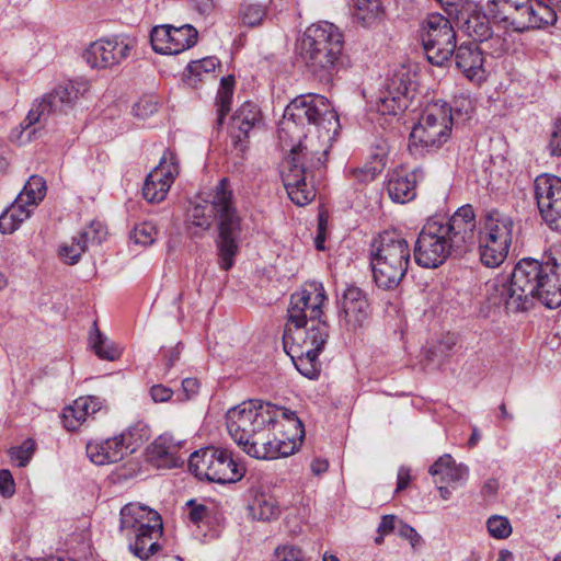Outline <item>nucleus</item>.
<instances>
[{"mask_svg":"<svg viewBox=\"0 0 561 561\" xmlns=\"http://www.w3.org/2000/svg\"><path fill=\"white\" fill-rule=\"evenodd\" d=\"M249 511L253 519L271 520L278 515V507L272 497L265 495H257L249 505Z\"/></svg>","mask_w":561,"mask_h":561,"instance_id":"39","label":"nucleus"},{"mask_svg":"<svg viewBox=\"0 0 561 561\" xmlns=\"http://www.w3.org/2000/svg\"><path fill=\"white\" fill-rule=\"evenodd\" d=\"M210 205L218 219L219 264L222 270L228 271L233 265V257L238 252V238L241 232V219L232 202V190L228 179H221L215 186Z\"/></svg>","mask_w":561,"mask_h":561,"instance_id":"8","label":"nucleus"},{"mask_svg":"<svg viewBox=\"0 0 561 561\" xmlns=\"http://www.w3.org/2000/svg\"><path fill=\"white\" fill-rule=\"evenodd\" d=\"M158 528H162L160 515L146 505L129 503L121 510V530L127 536Z\"/></svg>","mask_w":561,"mask_h":561,"instance_id":"20","label":"nucleus"},{"mask_svg":"<svg viewBox=\"0 0 561 561\" xmlns=\"http://www.w3.org/2000/svg\"><path fill=\"white\" fill-rule=\"evenodd\" d=\"M266 14V5L257 2L243 4L241 10L242 22L249 26L259 25Z\"/></svg>","mask_w":561,"mask_h":561,"instance_id":"42","label":"nucleus"},{"mask_svg":"<svg viewBox=\"0 0 561 561\" xmlns=\"http://www.w3.org/2000/svg\"><path fill=\"white\" fill-rule=\"evenodd\" d=\"M192 4L201 15H209L215 9V0H192Z\"/></svg>","mask_w":561,"mask_h":561,"instance_id":"58","label":"nucleus"},{"mask_svg":"<svg viewBox=\"0 0 561 561\" xmlns=\"http://www.w3.org/2000/svg\"><path fill=\"white\" fill-rule=\"evenodd\" d=\"M369 314V302L365 293L355 286L344 290L340 300L339 317L348 329L362 327Z\"/></svg>","mask_w":561,"mask_h":561,"instance_id":"21","label":"nucleus"},{"mask_svg":"<svg viewBox=\"0 0 561 561\" xmlns=\"http://www.w3.org/2000/svg\"><path fill=\"white\" fill-rule=\"evenodd\" d=\"M398 534L401 538L409 540L412 549L417 548L422 543V537L408 524L400 523Z\"/></svg>","mask_w":561,"mask_h":561,"instance_id":"54","label":"nucleus"},{"mask_svg":"<svg viewBox=\"0 0 561 561\" xmlns=\"http://www.w3.org/2000/svg\"><path fill=\"white\" fill-rule=\"evenodd\" d=\"M85 449L93 463L103 466L123 460L135 453L136 446L131 443V433L126 432L107 439L91 440Z\"/></svg>","mask_w":561,"mask_h":561,"instance_id":"19","label":"nucleus"},{"mask_svg":"<svg viewBox=\"0 0 561 561\" xmlns=\"http://www.w3.org/2000/svg\"><path fill=\"white\" fill-rule=\"evenodd\" d=\"M410 470L408 468H400L398 471L397 492L404 490L410 482Z\"/></svg>","mask_w":561,"mask_h":561,"instance_id":"61","label":"nucleus"},{"mask_svg":"<svg viewBox=\"0 0 561 561\" xmlns=\"http://www.w3.org/2000/svg\"><path fill=\"white\" fill-rule=\"evenodd\" d=\"M455 64L469 80H481L484 75L483 51L476 43H463L455 47Z\"/></svg>","mask_w":561,"mask_h":561,"instance_id":"23","label":"nucleus"},{"mask_svg":"<svg viewBox=\"0 0 561 561\" xmlns=\"http://www.w3.org/2000/svg\"><path fill=\"white\" fill-rule=\"evenodd\" d=\"M512 232H513V220L499 211H491L488 214L485 218L484 231L483 234L497 237L503 234L506 237V241L512 242Z\"/></svg>","mask_w":561,"mask_h":561,"instance_id":"31","label":"nucleus"},{"mask_svg":"<svg viewBox=\"0 0 561 561\" xmlns=\"http://www.w3.org/2000/svg\"><path fill=\"white\" fill-rule=\"evenodd\" d=\"M325 299L323 286L312 283L291 295L287 310L285 345L289 339L293 341L288 353L296 368L308 378L318 375V356L329 336V325L321 319Z\"/></svg>","mask_w":561,"mask_h":561,"instance_id":"3","label":"nucleus"},{"mask_svg":"<svg viewBox=\"0 0 561 561\" xmlns=\"http://www.w3.org/2000/svg\"><path fill=\"white\" fill-rule=\"evenodd\" d=\"M186 505L191 508L188 517L193 523L203 520L208 514V508L203 504H198L195 500H190Z\"/></svg>","mask_w":561,"mask_h":561,"instance_id":"56","label":"nucleus"},{"mask_svg":"<svg viewBox=\"0 0 561 561\" xmlns=\"http://www.w3.org/2000/svg\"><path fill=\"white\" fill-rule=\"evenodd\" d=\"M45 193L46 183L44 179L38 175H32L15 199L19 205H24L25 207L34 206L44 198Z\"/></svg>","mask_w":561,"mask_h":561,"instance_id":"32","label":"nucleus"},{"mask_svg":"<svg viewBox=\"0 0 561 561\" xmlns=\"http://www.w3.org/2000/svg\"><path fill=\"white\" fill-rule=\"evenodd\" d=\"M343 34L333 23L322 21L306 28L300 56L307 69L320 81L330 82L341 66Z\"/></svg>","mask_w":561,"mask_h":561,"instance_id":"5","label":"nucleus"},{"mask_svg":"<svg viewBox=\"0 0 561 561\" xmlns=\"http://www.w3.org/2000/svg\"><path fill=\"white\" fill-rule=\"evenodd\" d=\"M499 484L495 480H489L483 486V492L488 495H494L497 491Z\"/></svg>","mask_w":561,"mask_h":561,"instance_id":"64","label":"nucleus"},{"mask_svg":"<svg viewBox=\"0 0 561 561\" xmlns=\"http://www.w3.org/2000/svg\"><path fill=\"white\" fill-rule=\"evenodd\" d=\"M87 251L83 243L79 242L77 237L72 238L70 242H65L59 248V255L67 264H76L81 255Z\"/></svg>","mask_w":561,"mask_h":561,"instance_id":"43","label":"nucleus"},{"mask_svg":"<svg viewBox=\"0 0 561 561\" xmlns=\"http://www.w3.org/2000/svg\"><path fill=\"white\" fill-rule=\"evenodd\" d=\"M408 242L396 232L385 231L370 245V265L376 285L394 289L402 282L410 264Z\"/></svg>","mask_w":561,"mask_h":561,"instance_id":"6","label":"nucleus"},{"mask_svg":"<svg viewBox=\"0 0 561 561\" xmlns=\"http://www.w3.org/2000/svg\"><path fill=\"white\" fill-rule=\"evenodd\" d=\"M67 112L55 89L36 100L30 110L25 124L30 127L34 124L45 122L50 115Z\"/></svg>","mask_w":561,"mask_h":561,"instance_id":"26","label":"nucleus"},{"mask_svg":"<svg viewBox=\"0 0 561 561\" xmlns=\"http://www.w3.org/2000/svg\"><path fill=\"white\" fill-rule=\"evenodd\" d=\"M150 397L156 403L168 402L172 396L173 390L163 385H154L150 388Z\"/></svg>","mask_w":561,"mask_h":561,"instance_id":"55","label":"nucleus"},{"mask_svg":"<svg viewBox=\"0 0 561 561\" xmlns=\"http://www.w3.org/2000/svg\"><path fill=\"white\" fill-rule=\"evenodd\" d=\"M268 402L250 400L230 409L226 414L227 428L231 438L243 450L251 440L271 423Z\"/></svg>","mask_w":561,"mask_h":561,"instance_id":"11","label":"nucleus"},{"mask_svg":"<svg viewBox=\"0 0 561 561\" xmlns=\"http://www.w3.org/2000/svg\"><path fill=\"white\" fill-rule=\"evenodd\" d=\"M415 73L408 67L396 68L387 78L381 95L376 103L380 115L398 116L410 105L416 92Z\"/></svg>","mask_w":561,"mask_h":561,"instance_id":"13","label":"nucleus"},{"mask_svg":"<svg viewBox=\"0 0 561 561\" xmlns=\"http://www.w3.org/2000/svg\"><path fill=\"white\" fill-rule=\"evenodd\" d=\"M396 520L397 518L394 515H385L379 524L378 533L380 535H388L393 531Z\"/></svg>","mask_w":561,"mask_h":561,"instance_id":"60","label":"nucleus"},{"mask_svg":"<svg viewBox=\"0 0 561 561\" xmlns=\"http://www.w3.org/2000/svg\"><path fill=\"white\" fill-rule=\"evenodd\" d=\"M381 12L379 0H355L353 15L364 26L373 24Z\"/></svg>","mask_w":561,"mask_h":561,"instance_id":"38","label":"nucleus"},{"mask_svg":"<svg viewBox=\"0 0 561 561\" xmlns=\"http://www.w3.org/2000/svg\"><path fill=\"white\" fill-rule=\"evenodd\" d=\"M105 236L104 228L101 222L92 221L88 227L83 228L79 236V242L83 243L84 248L88 249L89 244H99Z\"/></svg>","mask_w":561,"mask_h":561,"instance_id":"44","label":"nucleus"},{"mask_svg":"<svg viewBox=\"0 0 561 561\" xmlns=\"http://www.w3.org/2000/svg\"><path fill=\"white\" fill-rule=\"evenodd\" d=\"M233 76L224 77L220 81V88L217 93V125H222L226 115L230 112V104L233 93Z\"/></svg>","mask_w":561,"mask_h":561,"instance_id":"37","label":"nucleus"},{"mask_svg":"<svg viewBox=\"0 0 561 561\" xmlns=\"http://www.w3.org/2000/svg\"><path fill=\"white\" fill-rule=\"evenodd\" d=\"M179 174V164L175 153L167 150L160 159L159 164L147 175L142 195L149 203L162 202L175 178Z\"/></svg>","mask_w":561,"mask_h":561,"instance_id":"17","label":"nucleus"},{"mask_svg":"<svg viewBox=\"0 0 561 561\" xmlns=\"http://www.w3.org/2000/svg\"><path fill=\"white\" fill-rule=\"evenodd\" d=\"M259 121L260 110L251 102L243 103L232 117L233 125L238 127L245 138Z\"/></svg>","mask_w":561,"mask_h":561,"instance_id":"36","label":"nucleus"},{"mask_svg":"<svg viewBox=\"0 0 561 561\" xmlns=\"http://www.w3.org/2000/svg\"><path fill=\"white\" fill-rule=\"evenodd\" d=\"M465 32L474 41L483 43L491 38L492 28L490 21L485 14L472 13L462 24Z\"/></svg>","mask_w":561,"mask_h":561,"instance_id":"33","label":"nucleus"},{"mask_svg":"<svg viewBox=\"0 0 561 561\" xmlns=\"http://www.w3.org/2000/svg\"><path fill=\"white\" fill-rule=\"evenodd\" d=\"M545 149L550 157H561V118L552 123Z\"/></svg>","mask_w":561,"mask_h":561,"instance_id":"46","label":"nucleus"},{"mask_svg":"<svg viewBox=\"0 0 561 561\" xmlns=\"http://www.w3.org/2000/svg\"><path fill=\"white\" fill-rule=\"evenodd\" d=\"M483 44L494 56H501L507 49L506 41L500 36H493V34H491V38L484 41Z\"/></svg>","mask_w":561,"mask_h":561,"instance_id":"57","label":"nucleus"},{"mask_svg":"<svg viewBox=\"0 0 561 561\" xmlns=\"http://www.w3.org/2000/svg\"><path fill=\"white\" fill-rule=\"evenodd\" d=\"M131 48V43L118 37L101 38L89 45L83 57L92 68L106 69L126 59Z\"/></svg>","mask_w":561,"mask_h":561,"instance_id":"18","label":"nucleus"},{"mask_svg":"<svg viewBox=\"0 0 561 561\" xmlns=\"http://www.w3.org/2000/svg\"><path fill=\"white\" fill-rule=\"evenodd\" d=\"M275 561H305V557L299 548L283 546L275 550Z\"/></svg>","mask_w":561,"mask_h":561,"instance_id":"52","label":"nucleus"},{"mask_svg":"<svg viewBox=\"0 0 561 561\" xmlns=\"http://www.w3.org/2000/svg\"><path fill=\"white\" fill-rule=\"evenodd\" d=\"M102 408V401L94 396L80 397L73 404L64 409L62 423L68 431H76L87 420Z\"/></svg>","mask_w":561,"mask_h":561,"instance_id":"24","label":"nucleus"},{"mask_svg":"<svg viewBox=\"0 0 561 561\" xmlns=\"http://www.w3.org/2000/svg\"><path fill=\"white\" fill-rule=\"evenodd\" d=\"M89 89L87 82H70L65 85H58L55 91L61 103L65 105L66 111L71 108L77 100L82 96Z\"/></svg>","mask_w":561,"mask_h":561,"instance_id":"41","label":"nucleus"},{"mask_svg":"<svg viewBox=\"0 0 561 561\" xmlns=\"http://www.w3.org/2000/svg\"><path fill=\"white\" fill-rule=\"evenodd\" d=\"M535 197L542 220L561 232V179L541 174L535 180Z\"/></svg>","mask_w":561,"mask_h":561,"instance_id":"14","label":"nucleus"},{"mask_svg":"<svg viewBox=\"0 0 561 561\" xmlns=\"http://www.w3.org/2000/svg\"><path fill=\"white\" fill-rule=\"evenodd\" d=\"M35 450L33 439L24 440L20 446L10 448L9 455L12 461H16L19 467H25L31 460Z\"/></svg>","mask_w":561,"mask_h":561,"instance_id":"45","label":"nucleus"},{"mask_svg":"<svg viewBox=\"0 0 561 561\" xmlns=\"http://www.w3.org/2000/svg\"><path fill=\"white\" fill-rule=\"evenodd\" d=\"M31 211L24 205H19L15 199L12 206L0 215V231L12 233L30 217Z\"/></svg>","mask_w":561,"mask_h":561,"instance_id":"35","label":"nucleus"},{"mask_svg":"<svg viewBox=\"0 0 561 561\" xmlns=\"http://www.w3.org/2000/svg\"><path fill=\"white\" fill-rule=\"evenodd\" d=\"M162 528L146 529L140 533L133 535L135 537L134 543L129 545L130 551L141 560L148 559L150 556L156 553L160 546L158 538L160 537Z\"/></svg>","mask_w":561,"mask_h":561,"instance_id":"30","label":"nucleus"},{"mask_svg":"<svg viewBox=\"0 0 561 561\" xmlns=\"http://www.w3.org/2000/svg\"><path fill=\"white\" fill-rule=\"evenodd\" d=\"M156 236L157 229L150 222H142L136 226L133 232L135 242L144 247L152 244L156 240Z\"/></svg>","mask_w":561,"mask_h":561,"instance_id":"49","label":"nucleus"},{"mask_svg":"<svg viewBox=\"0 0 561 561\" xmlns=\"http://www.w3.org/2000/svg\"><path fill=\"white\" fill-rule=\"evenodd\" d=\"M488 530L494 538L504 539L512 534V527L506 517L492 516L488 519Z\"/></svg>","mask_w":561,"mask_h":561,"instance_id":"48","label":"nucleus"},{"mask_svg":"<svg viewBox=\"0 0 561 561\" xmlns=\"http://www.w3.org/2000/svg\"><path fill=\"white\" fill-rule=\"evenodd\" d=\"M207 208L206 203L192 205L187 211L188 221L203 230H207L211 225L210 215L206 214Z\"/></svg>","mask_w":561,"mask_h":561,"instance_id":"47","label":"nucleus"},{"mask_svg":"<svg viewBox=\"0 0 561 561\" xmlns=\"http://www.w3.org/2000/svg\"><path fill=\"white\" fill-rule=\"evenodd\" d=\"M178 451L179 444L174 443L171 436L163 434L147 447V459L158 468H176L184 462Z\"/></svg>","mask_w":561,"mask_h":561,"instance_id":"22","label":"nucleus"},{"mask_svg":"<svg viewBox=\"0 0 561 561\" xmlns=\"http://www.w3.org/2000/svg\"><path fill=\"white\" fill-rule=\"evenodd\" d=\"M453 127L451 108L445 102L428 104L410 133L409 150L424 154L438 149L450 137Z\"/></svg>","mask_w":561,"mask_h":561,"instance_id":"9","label":"nucleus"},{"mask_svg":"<svg viewBox=\"0 0 561 561\" xmlns=\"http://www.w3.org/2000/svg\"><path fill=\"white\" fill-rule=\"evenodd\" d=\"M421 38L427 60L435 66L448 61L456 47L451 23L439 13L430 14L422 22Z\"/></svg>","mask_w":561,"mask_h":561,"instance_id":"12","label":"nucleus"},{"mask_svg":"<svg viewBox=\"0 0 561 561\" xmlns=\"http://www.w3.org/2000/svg\"><path fill=\"white\" fill-rule=\"evenodd\" d=\"M491 306H505L506 310H527L534 299L547 308L561 305V249L551 248L542 261L523 259L511 277H496L485 284Z\"/></svg>","mask_w":561,"mask_h":561,"instance_id":"2","label":"nucleus"},{"mask_svg":"<svg viewBox=\"0 0 561 561\" xmlns=\"http://www.w3.org/2000/svg\"><path fill=\"white\" fill-rule=\"evenodd\" d=\"M339 118L323 95L297 96L287 107L278 125V138L290 146L282 179L288 197L305 206L316 197L313 179L324 168L328 140L335 130Z\"/></svg>","mask_w":561,"mask_h":561,"instance_id":"1","label":"nucleus"},{"mask_svg":"<svg viewBox=\"0 0 561 561\" xmlns=\"http://www.w3.org/2000/svg\"><path fill=\"white\" fill-rule=\"evenodd\" d=\"M270 426L264 427L254 440L247 445L244 451L249 456L256 459H276L287 457L298 449L300 442L295 436H288L279 430L277 435Z\"/></svg>","mask_w":561,"mask_h":561,"instance_id":"15","label":"nucleus"},{"mask_svg":"<svg viewBox=\"0 0 561 561\" xmlns=\"http://www.w3.org/2000/svg\"><path fill=\"white\" fill-rule=\"evenodd\" d=\"M488 12L494 23L524 33L551 25L557 13L547 0H490Z\"/></svg>","mask_w":561,"mask_h":561,"instance_id":"7","label":"nucleus"},{"mask_svg":"<svg viewBox=\"0 0 561 561\" xmlns=\"http://www.w3.org/2000/svg\"><path fill=\"white\" fill-rule=\"evenodd\" d=\"M311 471L316 476H320L321 473L325 472L328 470L329 463L325 459H313L311 462Z\"/></svg>","mask_w":561,"mask_h":561,"instance_id":"62","label":"nucleus"},{"mask_svg":"<svg viewBox=\"0 0 561 561\" xmlns=\"http://www.w3.org/2000/svg\"><path fill=\"white\" fill-rule=\"evenodd\" d=\"M191 472L199 480L216 483H233L244 474L227 449L207 447L193 453L188 460Z\"/></svg>","mask_w":561,"mask_h":561,"instance_id":"10","label":"nucleus"},{"mask_svg":"<svg viewBox=\"0 0 561 561\" xmlns=\"http://www.w3.org/2000/svg\"><path fill=\"white\" fill-rule=\"evenodd\" d=\"M90 344L101 359L113 362L121 355V351L101 333L96 321L91 327Z\"/></svg>","mask_w":561,"mask_h":561,"instance_id":"34","label":"nucleus"},{"mask_svg":"<svg viewBox=\"0 0 561 561\" xmlns=\"http://www.w3.org/2000/svg\"><path fill=\"white\" fill-rule=\"evenodd\" d=\"M197 36L196 28L190 24L181 26L164 24L152 28L150 39L154 51L176 55L194 46Z\"/></svg>","mask_w":561,"mask_h":561,"instance_id":"16","label":"nucleus"},{"mask_svg":"<svg viewBox=\"0 0 561 561\" xmlns=\"http://www.w3.org/2000/svg\"><path fill=\"white\" fill-rule=\"evenodd\" d=\"M158 110V102L153 96L141 98L133 107L134 114L139 118H146Z\"/></svg>","mask_w":561,"mask_h":561,"instance_id":"51","label":"nucleus"},{"mask_svg":"<svg viewBox=\"0 0 561 561\" xmlns=\"http://www.w3.org/2000/svg\"><path fill=\"white\" fill-rule=\"evenodd\" d=\"M15 492V483L11 472L7 469L0 470V494L11 497Z\"/></svg>","mask_w":561,"mask_h":561,"instance_id":"53","label":"nucleus"},{"mask_svg":"<svg viewBox=\"0 0 561 561\" xmlns=\"http://www.w3.org/2000/svg\"><path fill=\"white\" fill-rule=\"evenodd\" d=\"M511 241H506V237H491L481 233L480 237V257L481 262L489 267L499 266L506 257Z\"/></svg>","mask_w":561,"mask_h":561,"instance_id":"27","label":"nucleus"},{"mask_svg":"<svg viewBox=\"0 0 561 561\" xmlns=\"http://www.w3.org/2000/svg\"><path fill=\"white\" fill-rule=\"evenodd\" d=\"M416 175L414 172L393 171L388 180L387 191L390 198L400 204L412 201L415 195Z\"/></svg>","mask_w":561,"mask_h":561,"instance_id":"25","label":"nucleus"},{"mask_svg":"<svg viewBox=\"0 0 561 561\" xmlns=\"http://www.w3.org/2000/svg\"><path fill=\"white\" fill-rule=\"evenodd\" d=\"M219 66V60L216 57H206L199 60L191 61L187 66V71L195 77L201 78L203 73H209Z\"/></svg>","mask_w":561,"mask_h":561,"instance_id":"50","label":"nucleus"},{"mask_svg":"<svg viewBox=\"0 0 561 561\" xmlns=\"http://www.w3.org/2000/svg\"><path fill=\"white\" fill-rule=\"evenodd\" d=\"M199 382L196 378H185L182 381V390L186 397V399H191L198 392Z\"/></svg>","mask_w":561,"mask_h":561,"instance_id":"59","label":"nucleus"},{"mask_svg":"<svg viewBox=\"0 0 561 561\" xmlns=\"http://www.w3.org/2000/svg\"><path fill=\"white\" fill-rule=\"evenodd\" d=\"M430 473L435 478V482L457 483L466 478L468 470L457 463L449 454H445L431 466Z\"/></svg>","mask_w":561,"mask_h":561,"instance_id":"28","label":"nucleus"},{"mask_svg":"<svg viewBox=\"0 0 561 561\" xmlns=\"http://www.w3.org/2000/svg\"><path fill=\"white\" fill-rule=\"evenodd\" d=\"M374 159L375 160L371 164H366L362 168H356L352 170V175L357 182L369 183L374 181L379 173H381L386 164L385 148H380V151L374 154Z\"/></svg>","mask_w":561,"mask_h":561,"instance_id":"40","label":"nucleus"},{"mask_svg":"<svg viewBox=\"0 0 561 561\" xmlns=\"http://www.w3.org/2000/svg\"><path fill=\"white\" fill-rule=\"evenodd\" d=\"M476 216L470 205L460 207L449 219L426 221L414 245V260L425 268H436L448 257L461 256L476 243Z\"/></svg>","mask_w":561,"mask_h":561,"instance_id":"4","label":"nucleus"},{"mask_svg":"<svg viewBox=\"0 0 561 561\" xmlns=\"http://www.w3.org/2000/svg\"><path fill=\"white\" fill-rule=\"evenodd\" d=\"M270 411L271 412V423L273 430H282L285 428L284 422L287 423V425L295 431V434L291 436H295L297 440L301 442L305 431L302 422L299 420V417L296 415L294 411H290L288 409H285L283 407H277L275 404H272L268 402Z\"/></svg>","mask_w":561,"mask_h":561,"instance_id":"29","label":"nucleus"},{"mask_svg":"<svg viewBox=\"0 0 561 561\" xmlns=\"http://www.w3.org/2000/svg\"><path fill=\"white\" fill-rule=\"evenodd\" d=\"M454 345L455 340L453 337H447L445 341H440L435 347V350L440 354H445L446 352L450 351Z\"/></svg>","mask_w":561,"mask_h":561,"instance_id":"63","label":"nucleus"}]
</instances>
